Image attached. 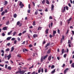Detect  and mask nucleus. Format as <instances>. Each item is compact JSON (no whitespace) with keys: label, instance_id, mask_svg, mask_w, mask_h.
<instances>
[{"label":"nucleus","instance_id":"obj_14","mask_svg":"<svg viewBox=\"0 0 74 74\" xmlns=\"http://www.w3.org/2000/svg\"><path fill=\"white\" fill-rule=\"evenodd\" d=\"M12 30H11L10 31V32H9L8 33V35H11V33L12 32Z\"/></svg>","mask_w":74,"mask_h":74},{"label":"nucleus","instance_id":"obj_16","mask_svg":"<svg viewBox=\"0 0 74 74\" xmlns=\"http://www.w3.org/2000/svg\"><path fill=\"white\" fill-rule=\"evenodd\" d=\"M42 3L43 4H45V0H43L42 1Z\"/></svg>","mask_w":74,"mask_h":74},{"label":"nucleus","instance_id":"obj_46","mask_svg":"<svg viewBox=\"0 0 74 74\" xmlns=\"http://www.w3.org/2000/svg\"><path fill=\"white\" fill-rule=\"evenodd\" d=\"M28 8H29V9H30V8H30V4H29L28 5Z\"/></svg>","mask_w":74,"mask_h":74},{"label":"nucleus","instance_id":"obj_3","mask_svg":"<svg viewBox=\"0 0 74 74\" xmlns=\"http://www.w3.org/2000/svg\"><path fill=\"white\" fill-rule=\"evenodd\" d=\"M72 19V18L70 17L69 19L67 20V22L68 24H69L70 23V21Z\"/></svg>","mask_w":74,"mask_h":74},{"label":"nucleus","instance_id":"obj_42","mask_svg":"<svg viewBox=\"0 0 74 74\" xmlns=\"http://www.w3.org/2000/svg\"><path fill=\"white\" fill-rule=\"evenodd\" d=\"M66 10H69V7H68L67 6H66Z\"/></svg>","mask_w":74,"mask_h":74},{"label":"nucleus","instance_id":"obj_33","mask_svg":"<svg viewBox=\"0 0 74 74\" xmlns=\"http://www.w3.org/2000/svg\"><path fill=\"white\" fill-rule=\"evenodd\" d=\"M38 30H41V27H38Z\"/></svg>","mask_w":74,"mask_h":74},{"label":"nucleus","instance_id":"obj_60","mask_svg":"<svg viewBox=\"0 0 74 74\" xmlns=\"http://www.w3.org/2000/svg\"><path fill=\"white\" fill-rule=\"evenodd\" d=\"M7 46H10V43H8L7 44Z\"/></svg>","mask_w":74,"mask_h":74},{"label":"nucleus","instance_id":"obj_23","mask_svg":"<svg viewBox=\"0 0 74 74\" xmlns=\"http://www.w3.org/2000/svg\"><path fill=\"white\" fill-rule=\"evenodd\" d=\"M46 3L47 4H49V2L48 0H46Z\"/></svg>","mask_w":74,"mask_h":74},{"label":"nucleus","instance_id":"obj_57","mask_svg":"<svg viewBox=\"0 0 74 74\" xmlns=\"http://www.w3.org/2000/svg\"><path fill=\"white\" fill-rule=\"evenodd\" d=\"M1 52H2V53H4V51L3 50H1Z\"/></svg>","mask_w":74,"mask_h":74},{"label":"nucleus","instance_id":"obj_13","mask_svg":"<svg viewBox=\"0 0 74 74\" xmlns=\"http://www.w3.org/2000/svg\"><path fill=\"white\" fill-rule=\"evenodd\" d=\"M49 45H50V43L49 42L47 43L46 44V46H45V47L47 48V47H48V46H49Z\"/></svg>","mask_w":74,"mask_h":74},{"label":"nucleus","instance_id":"obj_22","mask_svg":"<svg viewBox=\"0 0 74 74\" xmlns=\"http://www.w3.org/2000/svg\"><path fill=\"white\" fill-rule=\"evenodd\" d=\"M16 34V32H14L13 33V36H15Z\"/></svg>","mask_w":74,"mask_h":74},{"label":"nucleus","instance_id":"obj_56","mask_svg":"<svg viewBox=\"0 0 74 74\" xmlns=\"http://www.w3.org/2000/svg\"><path fill=\"white\" fill-rule=\"evenodd\" d=\"M65 66H66V65H65V64H64L63 65V66H62V67H64Z\"/></svg>","mask_w":74,"mask_h":74},{"label":"nucleus","instance_id":"obj_28","mask_svg":"<svg viewBox=\"0 0 74 74\" xmlns=\"http://www.w3.org/2000/svg\"><path fill=\"white\" fill-rule=\"evenodd\" d=\"M45 32H46V34H48V29H47L45 30Z\"/></svg>","mask_w":74,"mask_h":74},{"label":"nucleus","instance_id":"obj_10","mask_svg":"<svg viewBox=\"0 0 74 74\" xmlns=\"http://www.w3.org/2000/svg\"><path fill=\"white\" fill-rule=\"evenodd\" d=\"M11 38H12V37H8L7 38H6V40L8 41H9V40H11Z\"/></svg>","mask_w":74,"mask_h":74},{"label":"nucleus","instance_id":"obj_44","mask_svg":"<svg viewBox=\"0 0 74 74\" xmlns=\"http://www.w3.org/2000/svg\"><path fill=\"white\" fill-rule=\"evenodd\" d=\"M22 33H20L19 34H18V36H22Z\"/></svg>","mask_w":74,"mask_h":74},{"label":"nucleus","instance_id":"obj_40","mask_svg":"<svg viewBox=\"0 0 74 74\" xmlns=\"http://www.w3.org/2000/svg\"><path fill=\"white\" fill-rule=\"evenodd\" d=\"M34 67V66L33 65H32L31 67H30L29 68V69H32V68H33Z\"/></svg>","mask_w":74,"mask_h":74},{"label":"nucleus","instance_id":"obj_24","mask_svg":"<svg viewBox=\"0 0 74 74\" xmlns=\"http://www.w3.org/2000/svg\"><path fill=\"white\" fill-rule=\"evenodd\" d=\"M9 51L10 49L9 48H8L5 49V51H6V52H8V51Z\"/></svg>","mask_w":74,"mask_h":74},{"label":"nucleus","instance_id":"obj_12","mask_svg":"<svg viewBox=\"0 0 74 74\" xmlns=\"http://www.w3.org/2000/svg\"><path fill=\"white\" fill-rule=\"evenodd\" d=\"M68 70H69V68L66 69L64 71V74H66V73L67 72V71Z\"/></svg>","mask_w":74,"mask_h":74},{"label":"nucleus","instance_id":"obj_37","mask_svg":"<svg viewBox=\"0 0 74 74\" xmlns=\"http://www.w3.org/2000/svg\"><path fill=\"white\" fill-rule=\"evenodd\" d=\"M2 36L4 37V36H5V34L3 32V33L2 34Z\"/></svg>","mask_w":74,"mask_h":74},{"label":"nucleus","instance_id":"obj_49","mask_svg":"<svg viewBox=\"0 0 74 74\" xmlns=\"http://www.w3.org/2000/svg\"><path fill=\"white\" fill-rule=\"evenodd\" d=\"M18 73H19V71H17L15 73V74H18Z\"/></svg>","mask_w":74,"mask_h":74},{"label":"nucleus","instance_id":"obj_58","mask_svg":"<svg viewBox=\"0 0 74 74\" xmlns=\"http://www.w3.org/2000/svg\"><path fill=\"white\" fill-rule=\"evenodd\" d=\"M35 15H37V14H38V12L37 11L35 13Z\"/></svg>","mask_w":74,"mask_h":74},{"label":"nucleus","instance_id":"obj_61","mask_svg":"<svg viewBox=\"0 0 74 74\" xmlns=\"http://www.w3.org/2000/svg\"><path fill=\"white\" fill-rule=\"evenodd\" d=\"M8 66V65H7V64H5V68L7 69V67Z\"/></svg>","mask_w":74,"mask_h":74},{"label":"nucleus","instance_id":"obj_9","mask_svg":"<svg viewBox=\"0 0 74 74\" xmlns=\"http://www.w3.org/2000/svg\"><path fill=\"white\" fill-rule=\"evenodd\" d=\"M47 56H48V54H47L46 56H44L43 58V59H44V60H45V58H47Z\"/></svg>","mask_w":74,"mask_h":74},{"label":"nucleus","instance_id":"obj_1","mask_svg":"<svg viewBox=\"0 0 74 74\" xmlns=\"http://www.w3.org/2000/svg\"><path fill=\"white\" fill-rule=\"evenodd\" d=\"M22 2L21 1L20 2L19 4V5L21 6L20 8H23V7H24V5H23V4H22Z\"/></svg>","mask_w":74,"mask_h":74},{"label":"nucleus","instance_id":"obj_50","mask_svg":"<svg viewBox=\"0 0 74 74\" xmlns=\"http://www.w3.org/2000/svg\"><path fill=\"white\" fill-rule=\"evenodd\" d=\"M54 67H55V66L53 65L51 67V69H53V68H54Z\"/></svg>","mask_w":74,"mask_h":74},{"label":"nucleus","instance_id":"obj_26","mask_svg":"<svg viewBox=\"0 0 74 74\" xmlns=\"http://www.w3.org/2000/svg\"><path fill=\"white\" fill-rule=\"evenodd\" d=\"M71 67L73 68H74V63H73L72 64Z\"/></svg>","mask_w":74,"mask_h":74},{"label":"nucleus","instance_id":"obj_63","mask_svg":"<svg viewBox=\"0 0 74 74\" xmlns=\"http://www.w3.org/2000/svg\"><path fill=\"white\" fill-rule=\"evenodd\" d=\"M49 37H50V38H52V35H50Z\"/></svg>","mask_w":74,"mask_h":74},{"label":"nucleus","instance_id":"obj_11","mask_svg":"<svg viewBox=\"0 0 74 74\" xmlns=\"http://www.w3.org/2000/svg\"><path fill=\"white\" fill-rule=\"evenodd\" d=\"M2 30H7V28L6 27H5L2 28Z\"/></svg>","mask_w":74,"mask_h":74},{"label":"nucleus","instance_id":"obj_27","mask_svg":"<svg viewBox=\"0 0 74 74\" xmlns=\"http://www.w3.org/2000/svg\"><path fill=\"white\" fill-rule=\"evenodd\" d=\"M55 72V69H54L53 71H52L51 73L52 74H53V73H54Z\"/></svg>","mask_w":74,"mask_h":74},{"label":"nucleus","instance_id":"obj_30","mask_svg":"<svg viewBox=\"0 0 74 74\" xmlns=\"http://www.w3.org/2000/svg\"><path fill=\"white\" fill-rule=\"evenodd\" d=\"M2 11H3V7H2L1 8L0 12H2Z\"/></svg>","mask_w":74,"mask_h":74},{"label":"nucleus","instance_id":"obj_39","mask_svg":"<svg viewBox=\"0 0 74 74\" xmlns=\"http://www.w3.org/2000/svg\"><path fill=\"white\" fill-rule=\"evenodd\" d=\"M26 30L24 31L23 32L22 34H25V33H26Z\"/></svg>","mask_w":74,"mask_h":74},{"label":"nucleus","instance_id":"obj_21","mask_svg":"<svg viewBox=\"0 0 74 74\" xmlns=\"http://www.w3.org/2000/svg\"><path fill=\"white\" fill-rule=\"evenodd\" d=\"M43 57L42 56L40 59L41 62H42L43 61Z\"/></svg>","mask_w":74,"mask_h":74},{"label":"nucleus","instance_id":"obj_47","mask_svg":"<svg viewBox=\"0 0 74 74\" xmlns=\"http://www.w3.org/2000/svg\"><path fill=\"white\" fill-rule=\"evenodd\" d=\"M66 56H67V54H64V58H66Z\"/></svg>","mask_w":74,"mask_h":74},{"label":"nucleus","instance_id":"obj_45","mask_svg":"<svg viewBox=\"0 0 74 74\" xmlns=\"http://www.w3.org/2000/svg\"><path fill=\"white\" fill-rule=\"evenodd\" d=\"M17 42V41H16V40H15L14 41V44H16V42Z\"/></svg>","mask_w":74,"mask_h":74},{"label":"nucleus","instance_id":"obj_59","mask_svg":"<svg viewBox=\"0 0 74 74\" xmlns=\"http://www.w3.org/2000/svg\"><path fill=\"white\" fill-rule=\"evenodd\" d=\"M52 25H53V23L52 22H51V27H52Z\"/></svg>","mask_w":74,"mask_h":74},{"label":"nucleus","instance_id":"obj_20","mask_svg":"<svg viewBox=\"0 0 74 74\" xmlns=\"http://www.w3.org/2000/svg\"><path fill=\"white\" fill-rule=\"evenodd\" d=\"M9 23H10V21H8L6 22V25H8Z\"/></svg>","mask_w":74,"mask_h":74},{"label":"nucleus","instance_id":"obj_5","mask_svg":"<svg viewBox=\"0 0 74 74\" xmlns=\"http://www.w3.org/2000/svg\"><path fill=\"white\" fill-rule=\"evenodd\" d=\"M51 49H49L48 50L46 53L47 54H49V53H51Z\"/></svg>","mask_w":74,"mask_h":74},{"label":"nucleus","instance_id":"obj_55","mask_svg":"<svg viewBox=\"0 0 74 74\" xmlns=\"http://www.w3.org/2000/svg\"><path fill=\"white\" fill-rule=\"evenodd\" d=\"M33 47V46L32 45H29V47L30 48H31V47Z\"/></svg>","mask_w":74,"mask_h":74},{"label":"nucleus","instance_id":"obj_52","mask_svg":"<svg viewBox=\"0 0 74 74\" xmlns=\"http://www.w3.org/2000/svg\"><path fill=\"white\" fill-rule=\"evenodd\" d=\"M53 18L52 17V16H50V17H49V19H52Z\"/></svg>","mask_w":74,"mask_h":74},{"label":"nucleus","instance_id":"obj_31","mask_svg":"<svg viewBox=\"0 0 74 74\" xmlns=\"http://www.w3.org/2000/svg\"><path fill=\"white\" fill-rule=\"evenodd\" d=\"M4 3H5V5H6V4H7L8 3V2H7V1H5Z\"/></svg>","mask_w":74,"mask_h":74},{"label":"nucleus","instance_id":"obj_54","mask_svg":"<svg viewBox=\"0 0 74 74\" xmlns=\"http://www.w3.org/2000/svg\"><path fill=\"white\" fill-rule=\"evenodd\" d=\"M41 72V69H39L38 70V73H40Z\"/></svg>","mask_w":74,"mask_h":74},{"label":"nucleus","instance_id":"obj_36","mask_svg":"<svg viewBox=\"0 0 74 74\" xmlns=\"http://www.w3.org/2000/svg\"><path fill=\"white\" fill-rule=\"evenodd\" d=\"M33 26H35V25H36V22H35V21L33 22Z\"/></svg>","mask_w":74,"mask_h":74},{"label":"nucleus","instance_id":"obj_38","mask_svg":"<svg viewBox=\"0 0 74 74\" xmlns=\"http://www.w3.org/2000/svg\"><path fill=\"white\" fill-rule=\"evenodd\" d=\"M15 40V38H12V39H11V40L12 41H14Z\"/></svg>","mask_w":74,"mask_h":74},{"label":"nucleus","instance_id":"obj_7","mask_svg":"<svg viewBox=\"0 0 74 74\" xmlns=\"http://www.w3.org/2000/svg\"><path fill=\"white\" fill-rule=\"evenodd\" d=\"M54 5L53 4L51 5V11H53V10H54Z\"/></svg>","mask_w":74,"mask_h":74},{"label":"nucleus","instance_id":"obj_17","mask_svg":"<svg viewBox=\"0 0 74 74\" xmlns=\"http://www.w3.org/2000/svg\"><path fill=\"white\" fill-rule=\"evenodd\" d=\"M37 36H38L36 34H34L33 35V37L34 38H35V37H37Z\"/></svg>","mask_w":74,"mask_h":74},{"label":"nucleus","instance_id":"obj_34","mask_svg":"<svg viewBox=\"0 0 74 74\" xmlns=\"http://www.w3.org/2000/svg\"><path fill=\"white\" fill-rule=\"evenodd\" d=\"M60 30L59 29H58V34H60Z\"/></svg>","mask_w":74,"mask_h":74},{"label":"nucleus","instance_id":"obj_19","mask_svg":"<svg viewBox=\"0 0 74 74\" xmlns=\"http://www.w3.org/2000/svg\"><path fill=\"white\" fill-rule=\"evenodd\" d=\"M13 16L14 18H16V16H17V15H16V14H15L13 15Z\"/></svg>","mask_w":74,"mask_h":74},{"label":"nucleus","instance_id":"obj_18","mask_svg":"<svg viewBox=\"0 0 74 74\" xmlns=\"http://www.w3.org/2000/svg\"><path fill=\"white\" fill-rule=\"evenodd\" d=\"M5 14V12L3 11L1 13V15L2 16L3 15H4Z\"/></svg>","mask_w":74,"mask_h":74},{"label":"nucleus","instance_id":"obj_25","mask_svg":"<svg viewBox=\"0 0 74 74\" xmlns=\"http://www.w3.org/2000/svg\"><path fill=\"white\" fill-rule=\"evenodd\" d=\"M8 70H11V67H10V66H9L8 67Z\"/></svg>","mask_w":74,"mask_h":74},{"label":"nucleus","instance_id":"obj_8","mask_svg":"<svg viewBox=\"0 0 74 74\" xmlns=\"http://www.w3.org/2000/svg\"><path fill=\"white\" fill-rule=\"evenodd\" d=\"M66 11V7L64 6V9L62 10V12H64Z\"/></svg>","mask_w":74,"mask_h":74},{"label":"nucleus","instance_id":"obj_6","mask_svg":"<svg viewBox=\"0 0 74 74\" xmlns=\"http://www.w3.org/2000/svg\"><path fill=\"white\" fill-rule=\"evenodd\" d=\"M19 73L20 74H24V72H23V70L22 71H21V70H19Z\"/></svg>","mask_w":74,"mask_h":74},{"label":"nucleus","instance_id":"obj_43","mask_svg":"<svg viewBox=\"0 0 74 74\" xmlns=\"http://www.w3.org/2000/svg\"><path fill=\"white\" fill-rule=\"evenodd\" d=\"M48 71V69H47L46 68L45 69V73H47Z\"/></svg>","mask_w":74,"mask_h":74},{"label":"nucleus","instance_id":"obj_51","mask_svg":"<svg viewBox=\"0 0 74 74\" xmlns=\"http://www.w3.org/2000/svg\"><path fill=\"white\" fill-rule=\"evenodd\" d=\"M56 31H53V34H56Z\"/></svg>","mask_w":74,"mask_h":74},{"label":"nucleus","instance_id":"obj_2","mask_svg":"<svg viewBox=\"0 0 74 74\" xmlns=\"http://www.w3.org/2000/svg\"><path fill=\"white\" fill-rule=\"evenodd\" d=\"M7 58H8V60H10V58H11V54L10 53L7 56Z\"/></svg>","mask_w":74,"mask_h":74},{"label":"nucleus","instance_id":"obj_53","mask_svg":"<svg viewBox=\"0 0 74 74\" xmlns=\"http://www.w3.org/2000/svg\"><path fill=\"white\" fill-rule=\"evenodd\" d=\"M32 3L33 5H34V6H35V3H34V2H32Z\"/></svg>","mask_w":74,"mask_h":74},{"label":"nucleus","instance_id":"obj_35","mask_svg":"<svg viewBox=\"0 0 74 74\" xmlns=\"http://www.w3.org/2000/svg\"><path fill=\"white\" fill-rule=\"evenodd\" d=\"M20 21H18V22H17V25H19V24H20Z\"/></svg>","mask_w":74,"mask_h":74},{"label":"nucleus","instance_id":"obj_64","mask_svg":"<svg viewBox=\"0 0 74 74\" xmlns=\"http://www.w3.org/2000/svg\"><path fill=\"white\" fill-rule=\"evenodd\" d=\"M35 72L34 71V72H33L31 74H35Z\"/></svg>","mask_w":74,"mask_h":74},{"label":"nucleus","instance_id":"obj_4","mask_svg":"<svg viewBox=\"0 0 74 74\" xmlns=\"http://www.w3.org/2000/svg\"><path fill=\"white\" fill-rule=\"evenodd\" d=\"M52 58V55H50L49 56V57L48 58V60L49 61H50L51 60V58Z\"/></svg>","mask_w":74,"mask_h":74},{"label":"nucleus","instance_id":"obj_62","mask_svg":"<svg viewBox=\"0 0 74 74\" xmlns=\"http://www.w3.org/2000/svg\"><path fill=\"white\" fill-rule=\"evenodd\" d=\"M71 32L72 33V34L73 35H74V31H72Z\"/></svg>","mask_w":74,"mask_h":74},{"label":"nucleus","instance_id":"obj_29","mask_svg":"<svg viewBox=\"0 0 74 74\" xmlns=\"http://www.w3.org/2000/svg\"><path fill=\"white\" fill-rule=\"evenodd\" d=\"M71 42L70 41V40H69L68 44H71Z\"/></svg>","mask_w":74,"mask_h":74},{"label":"nucleus","instance_id":"obj_32","mask_svg":"<svg viewBox=\"0 0 74 74\" xmlns=\"http://www.w3.org/2000/svg\"><path fill=\"white\" fill-rule=\"evenodd\" d=\"M64 49H62V54H63V53H64Z\"/></svg>","mask_w":74,"mask_h":74},{"label":"nucleus","instance_id":"obj_41","mask_svg":"<svg viewBox=\"0 0 74 74\" xmlns=\"http://www.w3.org/2000/svg\"><path fill=\"white\" fill-rule=\"evenodd\" d=\"M5 13H7V12H8V11H7V9L5 10Z\"/></svg>","mask_w":74,"mask_h":74},{"label":"nucleus","instance_id":"obj_15","mask_svg":"<svg viewBox=\"0 0 74 74\" xmlns=\"http://www.w3.org/2000/svg\"><path fill=\"white\" fill-rule=\"evenodd\" d=\"M14 50V47H12L11 48V50L10 51V52H12V51H13V50Z\"/></svg>","mask_w":74,"mask_h":74},{"label":"nucleus","instance_id":"obj_48","mask_svg":"<svg viewBox=\"0 0 74 74\" xmlns=\"http://www.w3.org/2000/svg\"><path fill=\"white\" fill-rule=\"evenodd\" d=\"M17 56L19 58H21V54H18L17 55Z\"/></svg>","mask_w":74,"mask_h":74}]
</instances>
